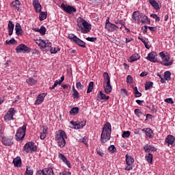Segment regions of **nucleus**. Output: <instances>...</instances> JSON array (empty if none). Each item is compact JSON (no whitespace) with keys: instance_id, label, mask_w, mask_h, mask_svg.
<instances>
[{"instance_id":"nucleus-1","label":"nucleus","mask_w":175,"mask_h":175,"mask_svg":"<svg viewBox=\"0 0 175 175\" xmlns=\"http://www.w3.org/2000/svg\"><path fill=\"white\" fill-rule=\"evenodd\" d=\"M111 137V124L109 122H107L103 127V131L100 136L101 143H107L110 140Z\"/></svg>"},{"instance_id":"nucleus-2","label":"nucleus","mask_w":175,"mask_h":175,"mask_svg":"<svg viewBox=\"0 0 175 175\" xmlns=\"http://www.w3.org/2000/svg\"><path fill=\"white\" fill-rule=\"evenodd\" d=\"M68 139V135L63 130H59L56 131L55 135V140L57 143V146L61 148H64L66 146V140Z\"/></svg>"},{"instance_id":"nucleus-3","label":"nucleus","mask_w":175,"mask_h":175,"mask_svg":"<svg viewBox=\"0 0 175 175\" xmlns=\"http://www.w3.org/2000/svg\"><path fill=\"white\" fill-rule=\"evenodd\" d=\"M78 21H81V23H77V27H79V29H77V31H80L82 33H88L90 31H91V24L88 23L87 21L83 19L82 18H79L78 19Z\"/></svg>"},{"instance_id":"nucleus-4","label":"nucleus","mask_w":175,"mask_h":175,"mask_svg":"<svg viewBox=\"0 0 175 175\" xmlns=\"http://www.w3.org/2000/svg\"><path fill=\"white\" fill-rule=\"evenodd\" d=\"M27 131V124H23L20 127L15 135V139L17 142H23L25 137V132Z\"/></svg>"},{"instance_id":"nucleus-5","label":"nucleus","mask_w":175,"mask_h":175,"mask_svg":"<svg viewBox=\"0 0 175 175\" xmlns=\"http://www.w3.org/2000/svg\"><path fill=\"white\" fill-rule=\"evenodd\" d=\"M103 77L104 79V84H106L105 86V91L106 94H110L113 88L111 87V84L110 83V76H109V73L107 72H104L103 75Z\"/></svg>"},{"instance_id":"nucleus-6","label":"nucleus","mask_w":175,"mask_h":175,"mask_svg":"<svg viewBox=\"0 0 175 175\" xmlns=\"http://www.w3.org/2000/svg\"><path fill=\"white\" fill-rule=\"evenodd\" d=\"M36 43L42 51H49L52 46L51 42L47 40L40 39Z\"/></svg>"},{"instance_id":"nucleus-7","label":"nucleus","mask_w":175,"mask_h":175,"mask_svg":"<svg viewBox=\"0 0 175 175\" xmlns=\"http://www.w3.org/2000/svg\"><path fill=\"white\" fill-rule=\"evenodd\" d=\"M159 55L163 59V62H160V64L162 65H164L165 66H170V65L173 64V62H169L170 61V57L169 55H165L163 52H160Z\"/></svg>"},{"instance_id":"nucleus-8","label":"nucleus","mask_w":175,"mask_h":175,"mask_svg":"<svg viewBox=\"0 0 175 175\" xmlns=\"http://www.w3.org/2000/svg\"><path fill=\"white\" fill-rule=\"evenodd\" d=\"M23 150L27 154H29V152H33L34 151H36V150H38V148L36 147V146H35V143L29 142L25 144Z\"/></svg>"},{"instance_id":"nucleus-9","label":"nucleus","mask_w":175,"mask_h":175,"mask_svg":"<svg viewBox=\"0 0 175 175\" xmlns=\"http://www.w3.org/2000/svg\"><path fill=\"white\" fill-rule=\"evenodd\" d=\"M61 8L64 12L68 14H72V13H76V12H77V10L75 7L70 5H66L64 3L61 4Z\"/></svg>"},{"instance_id":"nucleus-10","label":"nucleus","mask_w":175,"mask_h":175,"mask_svg":"<svg viewBox=\"0 0 175 175\" xmlns=\"http://www.w3.org/2000/svg\"><path fill=\"white\" fill-rule=\"evenodd\" d=\"M16 114V110L14 108H10L6 114L4 116V120L5 122H9V121H12L13 120V116Z\"/></svg>"},{"instance_id":"nucleus-11","label":"nucleus","mask_w":175,"mask_h":175,"mask_svg":"<svg viewBox=\"0 0 175 175\" xmlns=\"http://www.w3.org/2000/svg\"><path fill=\"white\" fill-rule=\"evenodd\" d=\"M30 50L31 49H29V47H27V46L24 44H21L16 48V51L17 54H20L21 53H29Z\"/></svg>"},{"instance_id":"nucleus-12","label":"nucleus","mask_w":175,"mask_h":175,"mask_svg":"<svg viewBox=\"0 0 175 175\" xmlns=\"http://www.w3.org/2000/svg\"><path fill=\"white\" fill-rule=\"evenodd\" d=\"M146 59H148V61L153 63L158 62V53L154 51L150 52L146 57Z\"/></svg>"},{"instance_id":"nucleus-13","label":"nucleus","mask_w":175,"mask_h":175,"mask_svg":"<svg viewBox=\"0 0 175 175\" xmlns=\"http://www.w3.org/2000/svg\"><path fill=\"white\" fill-rule=\"evenodd\" d=\"M71 125H72L74 129H81V128H84L85 126V124H87V122L85 121H81V122H70Z\"/></svg>"},{"instance_id":"nucleus-14","label":"nucleus","mask_w":175,"mask_h":175,"mask_svg":"<svg viewBox=\"0 0 175 175\" xmlns=\"http://www.w3.org/2000/svg\"><path fill=\"white\" fill-rule=\"evenodd\" d=\"M142 17H143V14L139 12H134L133 13L132 18L137 21V24H142Z\"/></svg>"},{"instance_id":"nucleus-15","label":"nucleus","mask_w":175,"mask_h":175,"mask_svg":"<svg viewBox=\"0 0 175 175\" xmlns=\"http://www.w3.org/2000/svg\"><path fill=\"white\" fill-rule=\"evenodd\" d=\"M46 93H42L39 94L36 98L34 105H40L44 100V98H46Z\"/></svg>"},{"instance_id":"nucleus-16","label":"nucleus","mask_w":175,"mask_h":175,"mask_svg":"<svg viewBox=\"0 0 175 175\" xmlns=\"http://www.w3.org/2000/svg\"><path fill=\"white\" fill-rule=\"evenodd\" d=\"M105 29H107L109 32H114L118 29V26L113 23H109L105 25Z\"/></svg>"},{"instance_id":"nucleus-17","label":"nucleus","mask_w":175,"mask_h":175,"mask_svg":"<svg viewBox=\"0 0 175 175\" xmlns=\"http://www.w3.org/2000/svg\"><path fill=\"white\" fill-rule=\"evenodd\" d=\"M109 96L103 94L102 91L99 92V94L97 95V100L100 102V100H109Z\"/></svg>"},{"instance_id":"nucleus-18","label":"nucleus","mask_w":175,"mask_h":175,"mask_svg":"<svg viewBox=\"0 0 175 175\" xmlns=\"http://www.w3.org/2000/svg\"><path fill=\"white\" fill-rule=\"evenodd\" d=\"M144 150L145 152H148V154H151V152H155L157 151V148H155V147L152 146L150 145L144 146Z\"/></svg>"},{"instance_id":"nucleus-19","label":"nucleus","mask_w":175,"mask_h":175,"mask_svg":"<svg viewBox=\"0 0 175 175\" xmlns=\"http://www.w3.org/2000/svg\"><path fill=\"white\" fill-rule=\"evenodd\" d=\"M15 30L17 36H23L24 31H23V29L21 28V25H20V23L16 24Z\"/></svg>"},{"instance_id":"nucleus-20","label":"nucleus","mask_w":175,"mask_h":175,"mask_svg":"<svg viewBox=\"0 0 175 175\" xmlns=\"http://www.w3.org/2000/svg\"><path fill=\"white\" fill-rule=\"evenodd\" d=\"M11 8L16 9V10H20V6L21 5V2L19 0H15L10 3Z\"/></svg>"},{"instance_id":"nucleus-21","label":"nucleus","mask_w":175,"mask_h":175,"mask_svg":"<svg viewBox=\"0 0 175 175\" xmlns=\"http://www.w3.org/2000/svg\"><path fill=\"white\" fill-rule=\"evenodd\" d=\"M8 30L9 36H12L13 35V31H14V25L12 21H9Z\"/></svg>"},{"instance_id":"nucleus-22","label":"nucleus","mask_w":175,"mask_h":175,"mask_svg":"<svg viewBox=\"0 0 175 175\" xmlns=\"http://www.w3.org/2000/svg\"><path fill=\"white\" fill-rule=\"evenodd\" d=\"M59 158L61 159V161H62V162H64V163H66V165L68 166V167L70 168L71 165H70V162H69L68 161V159H66V157H65V155H64V154L62 153H59L58 155Z\"/></svg>"},{"instance_id":"nucleus-23","label":"nucleus","mask_w":175,"mask_h":175,"mask_svg":"<svg viewBox=\"0 0 175 175\" xmlns=\"http://www.w3.org/2000/svg\"><path fill=\"white\" fill-rule=\"evenodd\" d=\"M138 39L139 40H141V42H142V43H144L146 49H150L151 46L148 45V38H146L143 36H139Z\"/></svg>"},{"instance_id":"nucleus-24","label":"nucleus","mask_w":175,"mask_h":175,"mask_svg":"<svg viewBox=\"0 0 175 175\" xmlns=\"http://www.w3.org/2000/svg\"><path fill=\"white\" fill-rule=\"evenodd\" d=\"M148 2H149V3L151 5V6L153 7V8L155 10H159V9H161V8H159V4L158 3V2H157V1L155 0H147Z\"/></svg>"},{"instance_id":"nucleus-25","label":"nucleus","mask_w":175,"mask_h":175,"mask_svg":"<svg viewBox=\"0 0 175 175\" xmlns=\"http://www.w3.org/2000/svg\"><path fill=\"white\" fill-rule=\"evenodd\" d=\"M142 132H145L146 137L148 139H151V137H152L154 135V133H152V130H151L150 129H143Z\"/></svg>"},{"instance_id":"nucleus-26","label":"nucleus","mask_w":175,"mask_h":175,"mask_svg":"<svg viewBox=\"0 0 175 175\" xmlns=\"http://www.w3.org/2000/svg\"><path fill=\"white\" fill-rule=\"evenodd\" d=\"M133 162H135V159L132 157L131 156H129L128 154H126V163L128 166H131V165H133Z\"/></svg>"},{"instance_id":"nucleus-27","label":"nucleus","mask_w":175,"mask_h":175,"mask_svg":"<svg viewBox=\"0 0 175 175\" xmlns=\"http://www.w3.org/2000/svg\"><path fill=\"white\" fill-rule=\"evenodd\" d=\"M175 138L173 135H169L165 139V142L167 143L168 146L174 144Z\"/></svg>"},{"instance_id":"nucleus-28","label":"nucleus","mask_w":175,"mask_h":175,"mask_svg":"<svg viewBox=\"0 0 175 175\" xmlns=\"http://www.w3.org/2000/svg\"><path fill=\"white\" fill-rule=\"evenodd\" d=\"M77 46H79L80 47H83V49H85L87 46L85 45V42L83 40H81L80 38H77L75 41H74Z\"/></svg>"},{"instance_id":"nucleus-29","label":"nucleus","mask_w":175,"mask_h":175,"mask_svg":"<svg viewBox=\"0 0 175 175\" xmlns=\"http://www.w3.org/2000/svg\"><path fill=\"white\" fill-rule=\"evenodd\" d=\"M1 142L4 146H12V144H13L12 140L6 137H3Z\"/></svg>"},{"instance_id":"nucleus-30","label":"nucleus","mask_w":175,"mask_h":175,"mask_svg":"<svg viewBox=\"0 0 175 175\" xmlns=\"http://www.w3.org/2000/svg\"><path fill=\"white\" fill-rule=\"evenodd\" d=\"M141 23L142 24H151V21H150L148 16L142 14V17L141 18Z\"/></svg>"},{"instance_id":"nucleus-31","label":"nucleus","mask_w":175,"mask_h":175,"mask_svg":"<svg viewBox=\"0 0 175 175\" xmlns=\"http://www.w3.org/2000/svg\"><path fill=\"white\" fill-rule=\"evenodd\" d=\"M13 163L16 167H21V159L20 157L14 159Z\"/></svg>"},{"instance_id":"nucleus-32","label":"nucleus","mask_w":175,"mask_h":175,"mask_svg":"<svg viewBox=\"0 0 175 175\" xmlns=\"http://www.w3.org/2000/svg\"><path fill=\"white\" fill-rule=\"evenodd\" d=\"M46 136H47V127L43 126V129L40 133V137L42 140H44V139H46Z\"/></svg>"},{"instance_id":"nucleus-33","label":"nucleus","mask_w":175,"mask_h":175,"mask_svg":"<svg viewBox=\"0 0 175 175\" xmlns=\"http://www.w3.org/2000/svg\"><path fill=\"white\" fill-rule=\"evenodd\" d=\"M153 158H154V157H153L152 154H151V153H148L145 156V159L147 161L148 163H150V165H152V163Z\"/></svg>"},{"instance_id":"nucleus-34","label":"nucleus","mask_w":175,"mask_h":175,"mask_svg":"<svg viewBox=\"0 0 175 175\" xmlns=\"http://www.w3.org/2000/svg\"><path fill=\"white\" fill-rule=\"evenodd\" d=\"M138 59H140V55H139L137 53H135L130 57V62H135V61H137Z\"/></svg>"},{"instance_id":"nucleus-35","label":"nucleus","mask_w":175,"mask_h":175,"mask_svg":"<svg viewBox=\"0 0 175 175\" xmlns=\"http://www.w3.org/2000/svg\"><path fill=\"white\" fill-rule=\"evenodd\" d=\"M40 21H43L47 18V12H42L39 16Z\"/></svg>"},{"instance_id":"nucleus-36","label":"nucleus","mask_w":175,"mask_h":175,"mask_svg":"<svg viewBox=\"0 0 175 175\" xmlns=\"http://www.w3.org/2000/svg\"><path fill=\"white\" fill-rule=\"evenodd\" d=\"M79 107H75L70 109V116H77V114H79Z\"/></svg>"},{"instance_id":"nucleus-37","label":"nucleus","mask_w":175,"mask_h":175,"mask_svg":"<svg viewBox=\"0 0 175 175\" xmlns=\"http://www.w3.org/2000/svg\"><path fill=\"white\" fill-rule=\"evenodd\" d=\"M170 76H172V72H170V71H165L164 72V79L165 80H167V81H170V80H172Z\"/></svg>"},{"instance_id":"nucleus-38","label":"nucleus","mask_w":175,"mask_h":175,"mask_svg":"<svg viewBox=\"0 0 175 175\" xmlns=\"http://www.w3.org/2000/svg\"><path fill=\"white\" fill-rule=\"evenodd\" d=\"M38 81L35 80L33 78H29L26 80V83L29 85H35V83H37Z\"/></svg>"},{"instance_id":"nucleus-39","label":"nucleus","mask_w":175,"mask_h":175,"mask_svg":"<svg viewBox=\"0 0 175 175\" xmlns=\"http://www.w3.org/2000/svg\"><path fill=\"white\" fill-rule=\"evenodd\" d=\"M44 170L45 172V175H54V171L53 170V168H44Z\"/></svg>"},{"instance_id":"nucleus-40","label":"nucleus","mask_w":175,"mask_h":175,"mask_svg":"<svg viewBox=\"0 0 175 175\" xmlns=\"http://www.w3.org/2000/svg\"><path fill=\"white\" fill-rule=\"evenodd\" d=\"M92 90H94V81H90L88 86L87 94L92 92Z\"/></svg>"},{"instance_id":"nucleus-41","label":"nucleus","mask_w":175,"mask_h":175,"mask_svg":"<svg viewBox=\"0 0 175 175\" xmlns=\"http://www.w3.org/2000/svg\"><path fill=\"white\" fill-rule=\"evenodd\" d=\"M49 50L51 54H56V53H58V51H59V48L58 46H51V49Z\"/></svg>"},{"instance_id":"nucleus-42","label":"nucleus","mask_w":175,"mask_h":175,"mask_svg":"<svg viewBox=\"0 0 175 175\" xmlns=\"http://www.w3.org/2000/svg\"><path fill=\"white\" fill-rule=\"evenodd\" d=\"M25 174L33 175V170L31 167H27Z\"/></svg>"},{"instance_id":"nucleus-43","label":"nucleus","mask_w":175,"mask_h":175,"mask_svg":"<svg viewBox=\"0 0 175 175\" xmlns=\"http://www.w3.org/2000/svg\"><path fill=\"white\" fill-rule=\"evenodd\" d=\"M33 8L36 13H40V12H42V5L38 4V5H33Z\"/></svg>"},{"instance_id":"nucleus-44","label":"nucleus","mask_w":175,"mask_h":175,"mask_svg":"<svg viewBox=\"0 0 175 175\" xmlns=\"http://www.w3.org/2000/svg\"><path fill=\"white\" fill-rule=\"evenodd\" d=\"M152 85H154V83H152V82H146V83L145 84L146 91H148V90H150V88H151V87H152Z\"/></svg>"},{"instance_id":"nucleus-45","label":"nucleus","mask_w":175,"mask_h":175,"mask_svg":"<svg viewBox=\"0 0 175 175\" xmlns=\"http://www.w3.org/2000/svg\"><path fill=\"white\" fill-rule=\"evenodd\" d=\"M108 150L109 151V152H111V154H114V152H116V146H114V145H111L110 146H109Z\"/></svg>"},{"instance_id":"nucleus-46","label":"nucleus","mask_w":175,"mask_h":175,"mask_svg":"<svg viewBox=\"0 0 175 175\" xmlns=\"http://www.w3.org/2000/svg\"><path fill=\"white\" fill-rule=\"evenodd\" d=\"M40 35H46V27L43 25L40 28Z\"/></svg>"},{"instance_id":"nucleus-47","label":"nucleus","mask_w":175,"mask_h":175,"mask_svg":"<svg viewBox=\"0 0 175 175\" xmlns=\"http://www.w3.org/2000/svg\"><path fill=\"white\" fill-rule=\"evenodd\" d=\"M129 136H131V131H124L122 135V137H129Z\"/></svg>"},{"instance_id":"nucleus-48","label":"nucleus","mask_w":175,"mask_h":175,"mask_svg":"<svg viewBox=\"0 0 175 175\" xmlns=\"http://www.w3.org/2000/svg\"><path fill=\"white\" fill-rule=\"evenodd\" d=\"M76 87L77 90H83L84 88V85L81 84V82H77Z\"/></svg>"},{"instance_id":"nucleus-49","label":"nucleus","mask_w":175,"mask_h":175,"mask_svg":"<svg viewBox=\"0 0 175 175\" xmlns=\"http://www.w3.org/2000/svg\"><path fill=\"white\" fill-rule=\"evenodd\" d=\"M164 102L166 103H170V105H173L174 103V101H173V98H165L164 100Z\"/></svg>"},{"instance_id":"nucleus-50","label":"nucleus","mask_w":175,"mask_h":175,"mask_svg":"<svg viewBox=\"0 0 175 175\" xmlns=\"http://www.w3.org/2000/svg\"><path fill=\"white\" fill-rule=\"evenodd\" d=\"M69 39L71 40H73V42H75L77 38H78L77 36H75V34H69L68 35Z\"/></svg>"},{"instance_id":"nucleus-51","label":"nucleus","mask_w":175,"mask_h":175,"mask_svg":"<svg viewBox=\"0 0 175 175\" xmlns=\"http://www.w3.org/2000/svg\"><path fill=\"white\" fill-rule=\"evenodd\" d=\"M150 17H152V18H155L156 21H161V18H159V16H158V15H157L156 14H150Z\"/></svg>"},{"instance_id":"nucleus-52","label":"nucleus","mask_w":175,"mask_h":175,"mask_svg":"<svg viewBox=\"0 0 175 175\" xmlns=\"http://www.w3.org/2000/svg\"><path fill=\"white\" fill-rule=\"evenodd\" d=\"M36 175H46L44 168L43 170H40L36 172Z\"/></svg>"},{"instance_id":"nucleus-53","label":"nucleus","mask_w":175,"mask_h":175,"mask_svg":"<svg viewBox=\"0 0 175 175\" xmlns=\"http://www.w3.org/2000/svg\"><path fill=\"white\" fill-rule=\"evenodd\" d=\"M72 96L74 99H79V92H77V90H75V92H73Z\"/></svg>"},{"instance_id":"nucleus-54","label":"nucleus","mask_w":175,"mask_h":175,"mask_svg":"<svg viewBox=\"0 0 175 175\" xmlns=\"http://www.w3.org/2000/svg\"><path fill=\"white\" fill-rule=\"evenodd\" d=\"M133 81V79L132 78V76L128 75L126 77V83L131 84Z\"/></svg>"},{"instance_id":"nucleus-55","label":"nucleus","mask_w":175,"mask_h":175,"mask_svg":"<svg viewBox=\"0 0 175 175\" xmlns=\"http://www.w3.org/2000/svg\"><path fill=\"white\" fill-rule=\"evenodd\" d=\"M16 40H14V38H11L9 41L6 40L5 43H7V44H14Z\"/></svg>"},{"instance_id":"nucleus-56","label":"nucleus","mask_w":175,"mask_h":175,"mask_svg":"<svg viewBox=\"0 0 175 175\" xmlns=\"http://www.w3.org/2000/svg\"><path fill=\"white\" fill-rule=\"evenodd\" d=\"M86 40H88V42H96V38L88 37L86 38Z\"/></svg>"},{"instance_id":"nucleus-57","label":"nucleus","mask_w":175,"mask_h":175,"mask_svg":"<svg viewBox=\"0 0 175 175\" xmlns=\"http://www.w3.org/2000/svg\"><path fill=\"white\" fill-rule=\"evenodd\" d=\"M58 84H59V82H58V80H56L53 84V85L52 87H50L49 89L50 90H54L55 88V87H57V85H58Z\"/></svg>"},{"instance_id":"nucleus-58","label":"nucleus","mask_w":175,"mask_h":175,"mask_svg":"<svg viewBox=\"0 0 175 175\" xmlns=\"http://www.w3.org/2000/svg\"><path fill=\"white\" fill-rule=\"evenodd\" d=\"M59 175H72V173L70 172L64 171L62 172H60Z\"/></svg>"},{"instance_id":"nucleus-59","label":"nucleus","mask_w":175,"mask_h":175,"mask_svg":"<svg viewBox=\"0 0 175 175\" xmlns=\"http://www.w3.org/2000/svg\"><path fill=\"white\" fill-rule=\"evenodd\" d=\"M134 113L136 116H140V114H142V112L140 111V109H135L134 111Z\"/></svg>"},{"instance_id":"nucleus-60","label":"nucleus","mask_w":175,"mask_h":175,"mask_svg":"<svg viewBox=\"0 0 175 175\" xmlns=\"http://www.w3.org/2000/svg\"><path fill=\"white\" fill-rule=\"evenodd\" d=\"M135 97V98H140V96H142V93L138 92H135V93H134Z\"/></svg>"},{"instance_id":"nucleus-61","label":"nucleus","mask_w":175,"mask_h":175,"mask_svg":"<svg viewBox=\"0 0 175 175\" xmlns=\"http://www.w3.org/2000/svg\"><path fill=\"white\" fill-rule=\"evenodd\" d=\"M148 29H150V31H152V32H157V27H148Z\"/></svg>"},{"instance_id":"nucleus-62","label":"nucleus","mask_w":175,"mask_h":175,"mask_svg":"<svg viewBox=\"0 0 175 175\" xmlns=\"http://www.w3.org/2000/svg\"><path fill=\"white\" fill-rule=\"evenodd\" d=\"M148 27L147 26H144L142 28V31H144V33H147V29H148Z\"/></svg>"},{"instance_id":"nucleus-63","label":"nucleus","mask_w":175,"mask_h":175,"mask_svg":"<svg viewBox=\"0 0 175 175\" xmlns=\"http://www.w3.org/2000/svg\"><path fill=\"white\" fill-rule=\"evenodd\" d=\"M39 0H33V6H35L36 5H40Z\"/></svg>"},{"instance_id":"nucleus-64","label":"nucleus","mask_w":175,"mask_h":175,"mask_svg":"<svg viewBox=\"0 0 175 175\" xmlns=\"http://www.w3.org/2000/svg\"><path fill=\"white\" fill-rule=\"evenodd\" d=\"M120 92L122 94H125V95H128V91H126L125 89H121Z\"/></svg>"}]
</instances>
